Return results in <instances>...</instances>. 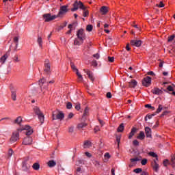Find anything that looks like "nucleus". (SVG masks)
I'll use <instances>...</instances> for the list:
<instances>
[{"label":"nucleus","instance_id":"obj_1","mask_svg":"<svg viewBox=\"0 0 175 175\" xmlns=\"http://www.w3.org/2000/svg\"><path fill=\"white\" fill-rule=\"evenodd\" d=\"M38 83L43 95H46V91H49V84H54V83H55V81L54 79H52L51 81L46 82V79H44V77H42L41 79L39 80Z\"/></svg>","mask_w":175,"mask_h":175},{"label":"nucleus","instance_id":"obj_2","mask_svg":"<svg viewBox=\"0 0 175 175\" xmlns=\"http://www.w3.org/2000/svg\"><path fill=\"white\" fill-rule=\"evenodd\" d=\"M20 132H23V129H17L16 131L12 133L10 139V143H11V144H13V143H16V142L20 140Z\"/></svg>","mask_w":175,"mask_h":175},{"label":"nucleus","instance_id":"obj_3","mask_svg":"<svg viewBox=\"0 0 175 175\" xmlns=\"http://www.w3.org/2000/svg\"><path fill=\"white\" fill-rule=\"evenodd\" d=\"M33 111H34L35 114H36V116H38V118L40 122H41V124H43V122H44V115L43 114L42 111H40V109L38 107H34Z\"/></svg>","mask_w":175,"mask_h":175},{"label":"nucleus","instance_id":"obj_4","mask_svg":"<svg viewBox=\"0 0 175 175\" xmlns=\"http://www.w3.org/2000/svg\"><path fill=\"white\" fill-rule=\"evenodd\" d=\"M70 65L71 68L72 69V70H75L76 71V75L78 77L79 81H80L81 83H83V81H84V79L83 78V75H81V74L79 72V70L75 66V63L71 62L70 63Z\"/></svg>","mask_w":175,"mask_h":175},{"label":"nucleus","instance_id":"obj_5","mask_svg":"<svg viewBox=\"0 0 175 175\" xmlns=\"http://www.w3.org/2000/svg\"><path fill=\"white\" fill-rule=\"evenodd\" d=\"M79 8L85 9V5L83 4V2L76 1L73 4V8L71 9V12H76Z\"/></svg>","mask_w":175,"mask_h":175},{"label":"nucleus","instance_id":"obj_6","mask_svg":"<svg viewBox=\"0 0 175 175\" xmlns=\"http://www.w3.org/2000/svg\"><path fill=\"white\" fill-rule=\"evenodd\" d=\"M44 73L45 75H51V67L50 66V60L45 59L44 61Z\"/></svg>","mask_w":175,"mask_h":175},{"label":"nucleus","instance_id":"obj_7","mask_svg":"<svg viewBox=\"0 0 175 175\" xmlns=\"http://www.w3.org/2000/svg\"><path fill=\"white\" fill-rule=\"evenodd\" d=\"M68 5H62L60 7V10L59 11V13L57 15H56L57 17H62V16L66 14L69 10L68 9Z\"/></svg>","mask_w":175,"mask_h":175},{"label":"nucleus","instance_id":"obj_8","mask_svg":"<svg viewBox=\"0 0 175 175\" xmlns=\"http://www.w3.org/2000/svg\"><path fill=\"white\" fill-rule=\"evenodd\" d=\"M65 118V114L62 111H59L56 115L53 112L52 114V120H59L60 121H62V120Z\"/></svg>","mask_w":175,"mask_h":175},{"label":"nucleus","instance_id":"obj_9","mask_svg":"<svg viewBox=\"0 0 175 175\" xmlns=\"http://www.w3.org/2000/svg\"><path fill=\"white\" fill-rule=\"evenodd\" d=\"M58 16L57 15H51V14H45L43 15V18L46 23H49V21H53V20H55Z\"/></svg>","mask_w":175,"mask_h":175},{"label":"nucleus","instance_id":"obj_10","mask_svg":"<svg viewBox=\"0 0 175 175\" xmlns=\"http://www.w3.org/2000/svg\"><path fill=\"white\" fill-rule=\"evenodd\" d=\"M10 90L11 91V98L12 100L16 101L17 100V90L13 85H10Z\"/></svg>","mask_w":175,"mask_h":175},{"label":"nucleus","instance_id":"obj_11","mask_svg":"<svg viewBox=\"0 0 175 175\" xmlns=\"http://www.w3.org/2000/svg\"><path fill=\"white\" fill-rule=\"evenodd\" d=\"M77 36L79 40H85V33H84V29H79L77 31Z\"/></svg>","mask_w":175,"mask_h":175},{"label":"nucleus","instance_id":"obj_12","mask_svg":"<svg viewBox=\"0 0 175 175\" xmlns=\"http://www.w3.org/2000/svg\"><path fill=\"white\" fill-rule=\"evenodd\" d=\"M21 129H23V131H26L25 134L27 136H30V135L33 133V129H32V127H30L29 125H26L24 127H22Z\"/></svg>","mask_w":175,"mask_h":175},{"label":"nucleus","instance_id":"obj_13","mask_svg":"<svg viewBox=\"0 0 175 175\" xmlns=\"http://www.w3.org/2000/svg\"><path fill=\"white\" fill-rule=\"evenodd\" d=\"M32 142H33V139H32V137H26L23 139V142H22V144H23L24 146H31V144H32Z\"/></svg>","mask_w":175,"mask_h":175},{"label":"nucleus","instance_id":"obj_14","mask_svg":"<svg viewBox=\"0 0 175 175\" xmlns=\"http://www.w3.org/2000/svg\"><path fill=\"white\" fill-rule=\"evenodd\" d=\"M83 71L86 73L91 81H95V77H94V72L92 71H90L89 69H83Z\"/></svg>","mask_w":175,"mask_h":175},{"label":"nucleus","instance_id":"obj_15","mask_svg":"<svg viewBox=\"0 0 175 175\" xmlns=\"http://www.w3.org/2000/svg\"><path fill=\"white\" fill-rule=\"evenodd\" d=\"M142 85H144V87H150L151 85V77H146L144 78Z\"/></svg>","mask_w":175,"mask_h":175},{"label":"nucleus","instance_id":"obj_16","mask_svg":"<svg viewBox=\"0 0 175 175\" xmlns=\"http://www.w3.org/2000/svg\"><path fill=\"white\" fill-rule=\"evenodd\" d=\"M143 43V41L140 40H132L131 41V46H135V47H140Z\"/></svg>","mask_w":175,"mask_h":175},{"label":"nucleus","instance_id":"obj_17","mask_svg":"<svg viewBox=\"0 0 175 175\" xmlns=\"http://www.w3.org/2000/svg\"><path fill=\"white\" fill-rule=\"evenodd\" d=\"M151 92L154 94V95H161L163 94V91L162 90L158 88H154L151 90Z\"/></svg>","mask_w":175,"mask_h":175},{"label":"nucleus","instance_id":"obj_18","mask_svg":"<svg viewBox=\"0 0 175 175\" xmlns=\"http://www.w3.org/2000/svg\"><path fill=\"white\" fill-rule=\"evenodd\" d=\"M145 133L146 135V137H149L150 139L152 138V131L150 127H145Z\"/></svg>","mask_w":175,"mask_h":175},{"label":"nucleus","instance_id":"obj_19","mask_svg":"<svg viewBox=\"0 0 175 175\" xmlns=\"http://www.w3.org/2000/svg\"><path fill=\"white\" fill-rule=\"evenodd\" d=\"M100 12L101 13V14L103 15H106L107 14V13H109V7L107 6H102L100 9Z\"/></svg>","mask_w":175,"mask_h":175},{"label":"nucleus","instance_id":"obj_20","mask_svg":"<svg viewBox=\"0 0 175 175\" xmlns=\"http://www.w3.org/2000/svg\"><path fill=\"white\" fill-rule=\"evenodd\" d=\"M29 169H31V165H27V163H23L22 170L23 172H27V173H31L29 172Z\"/></svg>","mask_w":175,"mask_h":175},{"label":"nucleus","instance_id":"obj_21","mask_svg":"<svg viewBox=\"0 0 175 175\" xmlns=\"http://www.w3.org/2000/svg\"><path fill=\"white\" fill-rule=\"evenodd\" d=\"M137 85V81L135 79H132L130 82H129V87L130 88H135Z\"/></svg>","mask_w":175,"mask_h":175},{"label":"nucleus","instance_id":"obj_22","mask_svg":"<svg viewBox=\"0 0 175 175\" xmlns=\"http://www.w3.org/2000/svg\"><path fill=\"white\" fill-rule=\"evenodd\" d=\"M152 168L155 172H158L159 169V165L158 164V161L154 160V162L152 163Z\"/></svg>","mask_w":175,"mask_h":175},{"label":"nucleus","instance_id":"obj_23","mask_svg":"<svg viewBox=\"0 0 175 175\" xmlns=\"http://www.w3.org/2000/svg\"><path fill=\"white\" fill-rule=\"evenodd\" d=\"M136 132H137V129H136V127L132 128L131 131L129 135V139H132V137L135 136V133H136Z\"/></svg>","mask_w":175,"mask_h":175},{"label":"nucleus","instance_id":"obj_24","mask_svg":"<svg viewBox=\"0 0 175 175\" xmlns=\"http://www.w3.org/2000/svg\"><path fill=\"white\" fill-rule=\"evenodd\" d=\"M9 52H7L4 55H3L1 58H0V62H1V64H3L4 62H5L6 59H8V57H9Z\"/></svg>","mask_w":175,"mask_h":175},{"label":"nucleus","instance_id":"obj_25","mask_svg":"<svg viewBox=\"0 0 175 175\" xmlns=\"http://www.w3.org/2000/svg\"><path fill=\"white\" fill-rule=\"evenodd\" d=\"M84 43V40H79V38H75L74 40V44L75 46H81Z\"/></svg>","mask_w":175,"mask_h":175},{"label":"nucleus","instance_id":"obj_26","mask_svg":"<svg viewBox=\"0 0 175 175\" xmlns=\"http://www.w3.org/2000/svg\"><path fill=\"white\" fill-rule=\"evenodd\" d=\"M87 125H88V124L85 122L79 123V124H78L77 128L79 131H81V129H83V128H85V126H87Z\"/></svg>","mask_w":175,"mask_h":175},{"label":"nucleus","instance_id":"obj_27","mask_svg":"<svg viewBox=\"0 0 175 175\" xmlns=\"http://www.w3.org/2000/svg\"><path fill=\"white\" fill-rule=\"evenodd\" d=\"M145 137H146V135H144V131H140L138 136H137V139H138L139 140H144Z\"/></svg>","mask_w":175,"mask_h":175},{"label":"nucleus","instance_id":"obj_28","mask_svg":"<svg viewBox=\"0 0 175 175\" xmlns=\"http://www.w3.org/2000/svg\"><path fill=\"white\" fill-rule=\"evenodd\" d=\"M92 147V144L90 141H85L83 144V148H90Z\"/></svg>","mask_w":175,"mask_h":175},{"label":"nucleus","instance_id":"obj_29","mask_svg":"<svg viewBox=\"0 0 175 175\" xmlns=\"http://www.w3.org/2000/svg\"><path fill=\"white\" fill-rule=\"evenodd\" d=\"M174 87H175L174 84H172V85H168L167 87V90H163V91L164 92H167L168 91L173 92L174 91Z\"/></svg>","mask_w":175,"mask_h":175},{"label":"nucleus","instance_id":"obj_30","mask_svg":"<svg viewBox=\"0 0 175 175\" xmlns=\"http://www.w3.org/2000/svg\"><path fill=\"white\" fill-rule=\"evenodd\" d=\"M47 165L49 167H54L57 165V163L54 160H51L47 163Z\"/></svg>","mask_w":175,"mask_h":175},{"label":"nucleus","instance_id":"obj_31","mask_svg":"<svg viewBox=\"0 0 175 175\" xmlns=\"http://www.w3.org/2000/svg\"><path fill=\"white\" fill-rule=\"evenodd\" d=\"M23 122V118L21 116H18L14 122V124H18V125H20L21 122Z\"/></svg>","mask_w":175,"mask_h":175},{"label":"nucleus","instance_id":"obj_32","mask_svg":"<svg viewBox=\"0 0 175 175\" xmlns=\"http://www.w3.org/2000/svg\"><path fill=\"white\" fill-rule=\"evenodd\" d=\"M32 167L33 170H39V169H40V164H39V163H34Z\"/></svg>","mask_w":175,"mask_h":175},{"label":"nucleus","instance_id":"obj_33","mask_svg":"<svg viewBox=\"0 0 175 175\" xmlns=\"http://www.w3.org/2000/svg\"><path fill=\"white\" fill-rule=\"evenodd\" d=\"M148 155H150V157H152V158H156L155 161H159L158 160V154H157V153L154 152H148Z\"/></svg>","mask_w":175,"mask_h":175},{"label":"nucleus","instance_id":"obj_34","mask_svg":"<svg viewBox=\"0 0 175 175\" xmlns=\"http://www.w3.org/2000/svg\"><path fill=\"white\" fill-rule=\"evenodd\" d=\"M88 114H90V108H88V107H86L85 108L84 112H83V117H87L88 116Z\"/></svg>","mask_w":175,"mask_h":175},{"label":"nucleus","instance_id":"obj_35","mask_svg":"<svg viewBox=\"0 0 175 175\" xmlns=\"http://www.w3.org/2000/svg\"><path fill=\"white\" fill-rule=\"evenodd\" d=\"M14 41L16 43L15 48H14V51H17V47H18V37H14Z\"/></svg>","mask_w":175,"mask_h":175},{"label":"nucleus","instance_id":"obj_36","mask_svg":"<svg viewBox=\"0 0 175 175\" xmlns=\"http://www.w3.org/2000/svg\"><path fill=\"white\" fill-rule=\"evenodd\" d=\"M124 123L120 124L117 129V132H124Z\"/></svg>","mask_w":175,"mask_h":175},{"label":"nucleus","instance_id":"obj_37","mask_svg":"<svg viewBox=\"0 0 175 175\" xmlns=\"http://www.w3.org/2000/svg\"><path fill=\"white\" fill-rule=\"evenodd\" d=\"M37 42L40 46V47H42V43H43V41L42 40V37L39 36L38 37V40H37Z\"/></svg>","mask_w":175,"mask_h":175},{"label":"nucleus","instance_id":"obj_38","mask_svg":"<svg viewBox=\"0 0 175 175\" xmlns=\"http://www.w3.org/2000/svg\"><path fill=\"white\" fill-rule=\"evenodd\" d=\"M81 10H83V17H87L89 14L88 10H87V7L85 6V9H81Z\"/></svg>","mask_w":175,"mask_h":175},{"label":"nucleus","instance_id":"obj_39","mask_svg":"<svg viewBox=\"0 0 175 175\" xmlns=\"http://www.w3.org/2000/svg\"><path fill=\"white\" fill-rule=\"evenodd\" d=\"M163 110V106L162 105H159V107L157 108L156 113L157 114H159V113H161Z\"/></svg>","mask_w":175,"mask_h":175},{"label":"nucleus","instance_id":"obj_40","mask_svg":"<svg viewBox=\"0 0 175 175\" xmlns=\"http://www.w3.org/2000/svg\"><path fill=\"white\" fill-rule=\"evenodd\" d=\"M171 162V165L172 166L173 169H175V156L172 157Z\"/></svg>","mask_w":175,"mask_h":175},{"label":"nucleus","instance_id":"obj_41","mask_svg":"<svg viewBox=\"0 0 175 175\" xmlns=\"http://www.w3.org/2000/svg\"><path fill=\"white\" fill-rule=\"evenodd\" d=\"M94 27L92 25H88L86 27V30L88 31V32H91V31H92Z\"/></svg>","mask_w":175,"mask_h":175},{"label":"nucleus","instance_id":"obj_42","mask_svg":"<svg viewBox=\"0 0 175 175\" xmlns=\"http://www.w3.org/2000/svg\"><path fill=\"white\" fill-rule=\"evenodd\" d=\"M72 107H73L72 103L68 102L66 104V109H68V110H70V109H72Z\"/></svg>","mask_w":175,"mask_h":175},{"label":"nucleus","instance_id":"obj_43","mask_svg":"<svg viewBox=\"0 0 175 175\" xmlns=\"http://www.w3.org/2000/svg\"><path fill=\"white\" fill-rule=\"evenodd\" d=\"M116 142L118 143V147H120V143H121V135L116 137Z\"/></svg>","mask_w":175,"mask_h":175},{"label":"nucleus","instance_id":"obj_44","mask_svg":"<svg viewBox=\"0 0 175 175\" xmlns=\"http://www.w3.org/2000/svg\"><path fill=\"white\" fill-rule=\"evenodd\" d=\"M134 173H137V174H139V173H142L143 172V169L142 168H137V169H135L133 170Z\"/></svg>","mask_w":175,"mask_h":175},{"label":"nucleus","instance_id":"obj_45","mask_svg":"<svg viewBox=\"0 0 175 175\" xmlns=\"http://www.w3.org/2000/svg\"><path fill=\"white\" fill-rule=\"evenodd\" d=\"M174 38H175V35H174V34L170 36L168 38L167 42H173V40H174Z\"/></svg>","mask_w":175,"mask_h":175},{"label":"nucleus","instance_id":"obj_46","mask_svg":"<svg viewBox=\"0 0 175 175\" xmlns=\"http://www.w3.org/2000/svg\"><path fill=\"white\" fill-rule=\"evenodd\" d=\"M13 61L14 62H18L20 59H18V55H15L14 57H13Z\"/></svg>","mask_w":175,"mask_h":175},{"label":"nucleus","instance_id":"obj_47","mask_svg":"<svg viewBox=\"0 0 175 175\" xmlns=\"http://www.w3.org/2000/svg\"><path fill=\"white\" fill-rule=\"evenodd\" d=\"M94 165L96 167H99L100 163H99V161L94 160L93 161Z\"/></svg>","mask_w":175,"mask_h":175},{"label":"nucleus","instance_id":"obj_48","mask_svg":"<svg viewBox=\"0 0 175 175\" xmlns=\"http://www.w3.org/2000/svg\"><path fill=\"white\" fill-rule=\"evenodd\" d=\"M130 161L132 163H133V162H138L139 161H140V159L136 157V158L131 159Z\"/></svg>","mask_w":175,"mask_h":175},{"label":"nucleus","instance_id":"obj_49","mask_svg":"<svg viewBox=\"0 0 175 175\" xmlns=\"http://www.w3.org/2000/svg\"><path fill=\"white\" fill-rule=\"evenodd\" d=\"M154 116H155V114L146 116V117L145 118V121H147V118H148V120H151V118H152V117H154Z\"/></svg>","mask_w":175,"mask_h":175},{"label":"nucleus","instance_id":"obj_50","mask_svg":"<svg viewBox=\"0 0 175 175\" xmlns=\"http://www.w3.org/2000/svg\"><path fill=\"white\" fill-rule=\"evenodd\" d=\"M75 109L76 110L79 111L80 109H81V107L80 105V103H77L75 105Z\"/></svg>","mask_w":175,"mask_h":175},{"label":"nucleus","instance_id":"obj_51","mask_svg":"<svg viewBox=\"0 0 175 175\" xmlns=\"http://www.w3.org/2000/svg\"><path fill=\"white\" fill-rule=\"evenodd\" d=\"M68 132H69V133H73V132H75V127H73V126L69 127Z\"/></svg>","mask_w":175,"mask_h":175},{"label":"nucleus","instance_id":"obj_52","mask_svg":"<svg viewBox=\"0 0 175 175\" xmlns=\"http://www.w3.org/2000/svg\"><path fill=\"white\" fill-rule=\"evenodd\" d=\"M75 116V114H73V113L70 112L68 116V119L70 120L72 118H73V117Z\"/></svg>","mask_w":175,"mask_h":175},{"label":"nucleus","instance_id":"obj_53","mask_svg":"<svg viewBox=\"0 0 175 175\" xmlns=\"http://www.w3.org/2000/svg\"><path fill=\"white\" fill-rule=\"evenodd\" d=\"M163 165L164 166H167V165H169V160L168 159H165L164 161H163Z\"/></svg>","mask_w":175,"mask_h":175},{"label":"nucleus","instance_id":"obj_54","mask_svg":"<svg viewBox=\"0 0 175 175\" xmlns=\"http://www.w3.org/2000/svg\"><path fill=\"white\" fill-rule=\"evenodd\" d=\"M106 96L108 99H111V97H112L111 92H107Z\"/></svg>","mask_w":175,"mask_h":175},{"label":"nucleus","instance_id":"obj_55","mask_svg":"<svg viewBox=\"0 0 175 175\" xmlns=\"http://www.w3.org/2000/svg\"><path fill=\"white\" fill-rule=\"evenodd\" d=\"M147 159H142V161H141L142 165H144L147 164Z\"/></svg>","mask_w":175,"mask_h":175},{"label":"nucleus","instance_id":"obj_56","mask_svg":"<svg viewBox=\"0 0 175 175\" xmlns=\"http://www.w3.org/2000/svg\"><path fill=\"white\" fill-rule=\"evenodd\" d=\"M133 146H139V141H137V139H135V140L133 142Z\"/></svg>","mask_w":175,"mask_h":175},{"label":"nucleus","instance_id":"obj_57","mask_svg":"<svg viewBox=\"0 0 175 175\" xmlns=\"http://www.w3.org/2000/svg\"><path fill=\"white\" fill-rule=\"evenodd\" d=\"M108 61H109V62H114V57H110V56H109V57H108Z\"/></svg>","mask_w":175,"mask_h":175},{"label":"nucleus","instance_id":"obj_58","mask_svg":"<svg viewBox=\"0 0 175 175\" xmlns=\"http://www.w3.org/2000/svg\"><path fill=\"white\" fill-rule=\"evenodd\" d=\"M13 150L12 149H9L8 150V156L9 157H12V155H13Z\"/></svg>","mask_w":175,"mask_h":175},{"label":"nucleus","instance_id":"obj_59","mask_svg":"<svg viewBox=\"0 0 175 175\" xmlns=\"http://www.w3.org/2000/svg\"><path fill=\"white\" fill-rule=\"evenodd\" d=\"M92 66H98V62H96V60H94L92 63Z\"/></svg>","mask_w":175,"mask_h":175},{"label":"nucleus","instance_id":"obj_60","mask_svg":"<svg viewBox=\"0 0 175 175\" xmlns=\"http://www.w3.org/2000/svg\"><path fill=\"white\" fill-rule=\"evenodd\" d=\"M132 26L134 28H136L137 29V31H139V32H140V31L142 30V29H140V27H137V25H132Z\"/></svg>","mask_w":175,"mask_h":175},{"label":"nucleus","instance_id":"obj_61","mask_svg":"<svg viewBox=\"0 0 175 175\" xmlns=\"http://www.w3.org/2000/svg\"><path fill=\"white\" fill-rule=\"evenodd\" d=\"M93 57L94 58H96V59H99V57H100L99 53H96V54L93 55Z\"/></svg>","mask_w":175,"mask_h":175},{"label":"nucleus","instance_id":"obj_62","mask_svg":"<svg viewBox=\"0 0 175 175\" xmlns=\"http://www.w3.org/2000/svg\"><path fill=\"white\" fill-rule=\"evenodd\" d=\"M85 154L86 155V157H88V158H91V157H92V154H91V153L86 152L85 153Z\"/></svg>","mask_w":175,"mask_h":175},{"label":"nucleus","instance_id":"obj_63","mask_svg":"<svg viewBox=\"0 0 175 175\" xmlns=\"http://www.w3.org/2000/svg\"><path fill=\"white\" fill-rule=\"evenodd\" d=\"M148 75L149 76H155V73H154L152 71L148 72Z\"/></svg>","mask_w":175,"mask_h":175},{"label":"nucleus","instance_id":"obj_64","mask_svg":"<svg viewBox=\"0 0 175 175\" xmlns=\"http://www.w3.org/2000/svg\"><path fill=\"white\" fill-rule=\"evenodd\" d=\"M159 8H163L165 6V4L162 1H160L159 5H158Z\"/></svg>","mask_w":175,"mask_h":175}]
</instances>
